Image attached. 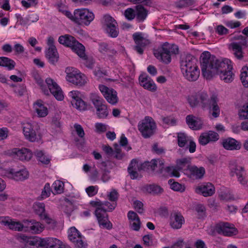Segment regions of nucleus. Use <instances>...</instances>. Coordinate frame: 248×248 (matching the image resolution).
Instances as JSON below:
<instances>
[{"label":"nucleus","instance_id":"39","mask_svg":"<svg viewBox=\"0 0 248 248\" xmlns=\"http://www.w3.org/2000/svg\"><path fill=\"white\" fill-rule=\"evenodd\" d=\"M96 109V114L99 119H106L107 118L109 111L106 104L103 105Z\"/></svg>","mask_w":248,"mask_h":248},{"label":"nucleus","instance_id":"3","mask_svg":"<svg viewBox=\"0 0 248 248\" xmlns=\"http://www.w3.org/2000/svg\"><path fill=\"white\" fill-rule=\"evenodd\" d=\"M90 204L96 208L94 214L96 216L99 226L108 230L112 228V223L108 220L107 212H111L116 207V202L110 203L108 201L104 202L100 201H92Z\"/></svg>","mask_w":248,"mask_h":248},{"label":"nucleus","instance_id":"51","mask_svg":"<svg viewBox=\"0 0 248 248\" xmlns=\"http://www.w3.org/2000/svg\"><path fill=\"white\" fill-rule=\"evenodd\" d=\"M240 78L243 85L245 87H248V67L244 66L242 69Z\"/></svg>","mask_w":248,"mask_h":248},{"label":"nucleus","instance_id":"54","mask_svg":"<svg viewBox=\"0 0 248 248\" xmlns=\"http://www.w3.org/2000/svg\"><path fill=\"white\" fill-rule=\"evenodd\" d=\"M125 17L129 21H131L136 18V11L132 8L126 9L124 12Z\"/></svg>","mask_w":248,"mask_h":248},{"label":"nucleus","instance_id":"62","mask_svg":"<svg viewBox=\"0 0 248 248\" xmlns=\"http://www.w3.org/2000/svg\"><path fill=\"white\" fill-rule=\"evenodd\" d=\"M195 210L199 214V218H201L203 217L205 214V208L202 204H198L195 207Z\"/></svg>","mask_w":248,"mask_h":248},{"label":"nucleus","instance_id":"21","mask_svg":"<svg viewBox=\"0 0 248 248\" xmlns=\"http://www.w3.org/2000/svg\"><path fill=\"white\" fill-rule=\"evenodd\" d=\"M196 192L201 194L204 197L211 196L215 192V188L213 185L210 183H205L197 186Z\"/></svg>","mask_w":248,"mask_h":248},{"label":"nucleus","instance_id":"32","mask_svg":"<svg viewBox=\"0 0 248 248\" xmlns=\"http://www.w3.org/2000/svg\"><path fill=\"white\" fill-rule=\"evenodd\" d=\"M23 239L26 240L27 246H35L36 247H44L45 239H41L37 237L27 238V236H23Z\"/></svg>","mask_w":248,"mask_h":248},{"label":"nucleus","instance_id":"58","mask_svg":"<svg viewBox=\"0 0 248 248\" xmlns=\"http://www.w3.org/2000/svg\"><path fill=\"white\" fill-rule=\"evenodd\" d=\"M95 132L98 133H104L107 130V125L105 124L97 123L95 124Z\"/></svg>","mask_w":248,"mask_h":248},{"label":"nucleus","instance_id":"41","mask_svg":"<svg viewBox=\"0 0 248 248\" xmlns=\"http://www.w3.org/2000/svg\"><path fill=\"white\" fill-rule=\"evenodd\" d=\"M231 46L235 57L239 60L242 59L244 57L242 46L236 42L232 43Z\"/></svg>","mask_w":248,"mask_h":248},{"label":"nucleus","instance_id":"14","mask_svg":"<svg viewBox=\"0 0 248 248\" xmlns=\"http://www.w3.org/2000/svg\"><path fill=\"white\" fill-rule=\"evenodd\" d=\"M68 238L78 248H86L87 245L83 241L82 235L75 227H71L69 230Z\"/></svg>","mask_w":248,"mask_h":248},{"label":"nucleus","instance_id":"55","mask_svg":"<svg viewBox=\"0 0 248 248\" xmlns=\"http://www.w3.org/2000/svg\"><path fill=\"white\" fill-rule=\"evenodd\" d=\"M226 225H229L228 222H219L215 227V231L219 234L223 235Z\"/></svg>","mask_w":248,"mask_h":248},{"label":"nucleus","instance_id":"2","mask_svg":"<svg viewBox=\"0 0 248 248\" xmlns=\"http://www.w3.org/2000/svg\"><path fill=\"white\" fill-rule=\"evenodd\" d=\"M187 100L191 108L200 107L203 109H208L214 118L220 114V108L218 105V98L215 94L210 95L204 91H199L189 95Z\"/></svg>","mask_w":248,"mask_h":248},{"label":"nucleus","instance_id":"7","mask_svg":"<svg viewBox=\"0 0 248 248\" xmlns=\"http://www.w3.org/2000/svg\"><path fill=\"white\" fill-rule=\"evenodd\" d=\"M138 128L142 136L145 139H148L155 133L156 124L151 117L145 116L139 122Z\"/></svg>","mask_w":248,"mask_h":248},{"label":"nucleus","instance_id":"36","mask_svg":"<svg viewBox=\"0 0 248 248\" xmlns=\"http://www.w3.org/2000/svg\"><path fill=\"white\" fill-rule=\"evenodd\" d=\"M90 99L95 108L106 104L104 100L95 93H91Z\"/></svg>","mask_w":248,"mask_h":248},{"label":"nucleus","instance_id":"6","mask_svg":"<svg viewBox=\"0 0 248 248\" xmlns=\"http://www.w3.org/2000/svg\"><path fill=\"white\" fill-rule=\"evenodd\" d=\"M58 41L61 44L71 47L78 56L86 60L87 56L85 53V47L72 36L68 34L60 36Z\"/></svg>","mask_w":248,"mask_h":248},{"label":"nucleus","instance_id":"40","mask_svg":"<svg viewBox=\"0 0 248 248\" xmlns=\"http://www.w3.org/2000/svg\"><path fill=\"white\" fill-rule=\"evenodd\" d=\"M64 183L60 180L55 181L52 184V187L53 190L52 192L53 194H60L64 191Z\"/></svg>","mask_w":248,"mask_h":248},{"label":"nucleus","instance_id":"56","mask_svg":"<svg viewBox=\"0 0 248 248\" xmlns=\"http://www.w3.org/2000/svg\"><path fill=\"white\" fill-rule=\"evenodd\" d=\"M52 190L49 183H46L42 191L41 197L42 199H45L48 197L50 195Z\"/></svg>","mask_w":248,"mask_h":248},{"label":"nucleus","instance_id":"11","mask_svg":"<svg viewBox=\"0 0 248 248\" xmlns=\"http://www.w3.org/2000/svg\"><path fill=\"white\" fill-rule=\"evenodd\" d=\"M141 169L143 170H150L153 171H156L157 173H163L164 161L163 160L157 159H152L151 161H145L140 165Z\"/></svg>","mask_w":248,"mask_h":248},{"label":"nucleus","instance_id":"27","mask_svg":"<svg viewBox=\"0 0 248 248\" xmlns=\"http://www.w3.org/2000/svg\"><path fill=\"white\" fill-rule=\"evenodd\" d=\"M223 147L228 150H239L241 148V143L232 138L224 140L222 141Z\"/></svg>","mask_w":248,"mask_h":248},{"label":"nucleus","instance_id":"30","mask_svg":"<svg viewBox=\"0 0 248 248\" xmlns=\"http://www.w3.org/2000/svg\"><path fill=\"white\" fill-rule=\"evenodd\" d=\"M142 170L136 159H132L128 168V172L132 179H137L139 177L138 171Z\"/></svg>","mask_w":248,"mask_h":248},{"label":"nucleus","instance_id":"53","mask_svg":"<svg viewBox=\"0 0 248 248\" xmlns=\"http://www.w3.org/2000/svg\"><path fill=\"white\" fill-rule=\"evenodd\" d=\"M237 233V229L233 227V225L229 223V225H226L223 235L232 236Z\"/></svg>","mask_w":248,"mask_h":248},{"label":"nucleus","instance_id":"25","mask_svg":"<svg viewBox=\"0 0 248 248\" xmlns=\"http://www.w3.org/2000/svg\"><path fill=\"white\" fill-rule=\"evenodd\" d=\"M13 153L15 154L17 158L21 161H29L32 157V153L31 151L25 148L21 149L15 148L13 151Z\"/></svg>","mask_w":248,"mask_h":248},{"label":"nucleus","instance_id":"13","mask_svg":"<svg viewBox=\"0 0 248 248\" xmlns=\"http://www.w3.org/2000/svg\"><path fill=\"white\" fill-rule=\"evenodd\" d=\"M35 125L30 123L23 124V132L26 139L31 142L37 141L40 140V135H37Z\"/></svg>","mask_w":248,"mask_h":248},{"label":"nucleus","instance_id":"57","mask_svg":"<svg viewBox=\"0 0 248 248\" xmlns=\"http://www.w3.org/2000/svg\"><path fill=\"white\" fill-rule=\"evenodd\" d=\"M40 217L42 219L44 220L47 224L50 225L49 228L53 229L56 226V222L53 219L49 218L46 213Z\"/></svg>","mask_w":248,"mask_h":248},{"label":"nucleus","instance_id":"38","mask_svg":"<svg viewBox=\"0 0 248 248\" xmlns=\"http://www.w3.org/2000/svg\"><path fill=\"white\" fill-rule=\"evenodd\" d=\"M16 62L12 59L5 57H0V66L5 67L9 70L13 69Z\"/></svg>","mask_w":248,"mask_h":248},{"label":"nucleus","instance_id":"47","mask_svg":"<svg viewBox=\"0 0 248 248\" xmlns=\"http://www.w3.org/2000/svg\"><path fill=\"white\" fill-rule=\"evenodd\" d=\"M169 184L170 185V188L176 191L183 192L185 190V186L178 182H175L173 179H170L168 181Z\"/></svg>","mask_w":248,"mask_h":248},{"label":"nucleus","instance_id":"48","mask_svg":"<svg viewBox=\"0 0 248 248\" xmlns=\"http://www.w3.org/2000/svg\"><path fill=\"white\" fill-rule=\"evenodd\" d=\"M231 175L232 176H236L237 178L242 175L245 174L246 171L242 166H235L231 169Z\"/></svg>","mask_w":248,"mask_h":248},{"label":"nucleus","instance_id":"9","mask_svg":"<svg viewBox=\"0 0 248 248\" xmlns=\"http://www.w3.org/2000/svg\"><path fill=\"white\" fill-rule=\"evenodd\" d=\"M75 18L76 23L88 26L94 19V15L87 9H78L75 11Z\"/></svg>","mask_w":248,"mask_h":248},{"label":"nucleus","instance_id":"44","mask_svg":"<svg viewBox=\"0 0 248 248\" xmlns=\"http://www.w3.org/2000/svg\"><path fill=\"white\" fill-rule=\"evenodd\" d=\"M16 17L17 19V22L20 25L24 26L28 25L30 22H36L39 19V18L37 16H36L34 19L31 20V16L27 17H23L19 14H16Z\"/></svg>","mask_w":248,"mask_h":248},{"label":"nucleus","instance_id":"49","mask_svg":"<svg viewBox=\"0 0 248 248\" xmlns=\"http://www.w3.org/2000/svg\"><path fill=\"white\" fill-rule=\"evenodd\" d=\"M178 144L180 147H184L189 141L188 136L184 133H179L177 136Z\"/></svg>","mask_w":248,"mask_h":248},{"label":"nucleus","instance_id":"26","mask_svg":"<svg viewBox=\"0 0 248 248\" xmlns=\"http://www.w3.org/2000/svg\"><path fill=\"white\" fill-rule=\"evenodd\" d=\"M0 221L3 223L5 225H7L11 230L17 231H24V220L22 223L19 222H16L12 220L9 218H0Z\"/></svg>","mask_w":248,"mask_h":248},{"label":"nucleus","instance_id":"59","mask_svg":"<svg viewBox=\"0 0 248 248\" xmlns=\"http://www.w3.org/2000/svg\"><path fill=\"white\" fill-rule=\"evenodd\" d=\"M119 196V194L115 189H112L108 194V198L109 201L113 202H116Z\"/></svg>","mask_w":248,"mask_h":248},{"label":"nucleus","instance_id":"12","mask_svg":"<svg viewBox=\"0 0 248 248\" xmlns=\"http://www.w3.org/2000/svg\"><path fill=\"white\" fill-rule=\"evenodd\" d=\"M99 89L108 103L112 105L118 103L119 99L117 93L113 89L108 88L104 85H99Z\"/></svg>","mask_w":248,"mask_h":248},{"label":"nucleus","instance_id":"1","mask_svg":"<svg viewBox=\"0 0 248 248\" xmlns=\"http://www.w3.org/2000/svg\"><path fill=\"white\" fill-rule=\"evenodd\" d=\"M200 62L202 75L206 79L218 75L226 83H230L233 80L234 75L232 71V66L230 60H220L206 51L201 54Z\"/></svg>","mask_w":248,"mask_h":248},{"label":"nucleus","instance_id":"46","mask_svg":"<svg viewBox=\"0 0 248 248\" xmlns=\"http://www.w3.org/2000/svg\"><path fill=\"white\" fill-rule=\"evenodd\" d=\"M33 208L35 212L40 217L44 215L45 213V205L43 202H36L34 203Z\"/></svg>","mask_w":248,"mask_h":248},{"label":"nucleus","instance_id":"15","mask_svg":"<svg viewBox=\"0 0 248 248\" xmlns=\"http://www.w3.org/2000/svg\"><path fill=\"white\" fill-rule=\"evenodd\" d=\"M46 83L47 85L49 91L57 100L59 101L63 100L64 96L62 91L53 79L49 78H46Z\"/></svg>","mask_w":248,"mask_h":248},{"label":"nucleus","instance_id":"50","mask_svg":"<svg viewBox=\"0 0 248 248\" xmlns=\"http://www.w3.org/2000/svg\"><path fill=\"white\" fill-rule=\"evenodd\" d=\"M71 103L73 106L75 105V107L79 110H85L87 108L86 104L81 98L78 100H71Z\"/></svg>","mask_w":248,"mask_h":248},{"label":"nucleus","instance_id":"5","mask_svg":"<svg viewBox=\"0 0 248 248\" xmlns=\"http://www.w3.org/2000/svg\"><path fill=\"white\" fill-rule=\"evenodd\" d=\"M179 51V47L177 45L165 43L155 50L154 54L158 60L165 64H169L171 61L172 56L178 54Z\"/></svg>","mask_w":248,"mask_h":248},{"label":"nucleus","instance_id":"16","mask_svg":"<svg viewBox=\"0 0 248 248\" xmlns=\"http://www.w3.org/2000/svg\"><path fill=\"white\" fill-rule=\"evenodd\" d=\"M24 232H29L32 233H39L44 228L43 224L34 219L24 220Z\"/></svg>","mask_w":248,"mask_h":248},{"label":"nucleus","instance_id":"33","mask_svg":"<svg viewBox=\"0 0 248 248\" xmlns=\"http://www.w3.org/2000/svg\"><path fill=\"white\" fill-rule=\"evenodd\" d=\"M34 108L39 117H44L47 115V108L44 106L41 100L37 101L34 104Z\"/></svg>","mask_w":248,"mask_h":248},{"label":"nucleus","instance_id":"45","mask_svg":"<svg viewBox=\"0 0 248 248\" xmlns=\"http://www.w3.org/2000/svg\"><path fill=\"white\" fill-rule=\"evenodd\" d=\"M194 2V0H179L174 2V5L178 9H183L193 5Z\"/></svg>","mask_w":248,"mask_h":248},{"label":"nucleus","instance_id":"52","mask_svg":"<svg viewBox=\"0 0 248 248\" xmlns=\"http://www.w3.org/2000/svg\"><path fill=\"white\" fill-rule=\"evenodd\" d=\"M108 35L112 38L117 37L119 33L118 25L114 26V27L109 28L105 30Z\"/></svg>","mask_w":248,"mask_h":248},{"label":"nucleus","instance_id":"10","mask_svg":"<svg viewBox=\"0 0 248 248\" xmlns=\"http://www.w3.org/2000/svg\"><path fill=\"white\" fill-rule=\"evenodd\" d=\"M132 36L136 44L135 50L139 54H142L145 47L150 44V41L142 32L134 33Z\"/></svg>","mask_w":248,"mask_h":248},{"label":"nucleus","instance_id":"20","mask_svg":"<svg viewBox=\"0 0 248 248\" xmlns=\"http://www.w3.org/2000/svg\"><path fill=\"white\" fill-rule=\"evenodd\" d=\"M127 218L130 229L135 231H139L141 223L137 214L133 211H129L127 213Z\"/></svg>","mask_w":248,"mask_h":248},{"label":"nucleus","instance_id":"23","mask_svg":"<svg viewBox=\"0 0 248 248\" xmlns=\"http://www.w3.org/2000/svg\"><path fill=\"white\" fill-rule=\"evenodd\" d=\"M186 120L189 127L192 130H199L202 127L203 123L201 119L193 115H188L186 116Z\"/></svg>","mask_w":248,"mask_h":248},{"label":"nucleus","instance_id":"19","mask_svg":"<svg viewBox=\"0 0 248 248\" xmlns=\"http://www.w3.org/2000/svg\"><path fill=\"white\" fill-rule=\"evenodd\" d=\"M185 222V218L180 212L175 211L171 213L170 217V225L173 229H181Z\"/></svg>","mask_w":248,"mask_h":248},{"label":"nucleus","instance_id":"37","mask_svg":"<svg viewBox=\"0 0 248 248\" xmlns=\"http://www.w3.org/2000/svg\"><path fill=\"white\" fill-rule=\"evenodd\" d=\"M145 189L147 192L154 195L160 194L164 191L163 188L155 184L146 186Z\"/></svg>","mask_w":248,"mask_h":248},{"label":"nucleus","instance_id":"8","mask_svg":"<svg viewBox=\"0 0 248 248\" xmlns=\"http://www.w3.org/2000/svg\"><path fill=\"white\" fill-rule=\"evenodd\" d=\"M65 72L66 80L75 85L81 87L87 82V78L85 75L75 68H67Z\"/></svg>","mask_w":248,"mask_h":248},{"label":"nucleus","instance_id":"28","mask_svg":"<svg viewBox=\"0 0 248 248\" xmlns=\"http://www.w3.org/2000/svg\"><path fill=\"white\" fill-rule=\"evenodd\" d=\"M136 11V19L138 22H143L147 18L149 11L142 4H138L135 6Z\"/></svg>","mask_w":248,"mask_h":248},{"label":"nucleus","instance_id":"42","mask_svg":"<svg viewBox=\"0 0 248 248\" xmlns=\"http://www.w3.org/2000/svg\"><path fill=\"white\" fill-rule=\"evenodd\" d=\"M179 170L177 166L175 167H167L165 168L164 167L163 172H165L166 175L170 177H179L180 176Z\"/></svg>","mask_w":248,"mask_h":248},{"label":"nucleus","instance_id":"22","mask_svg":"<svg viewBox=\"0 0 248 248\" xmlns=\"http://www.w3.org/2000/svg\"><path fill=\"white\" fill-rule=\"evenodd\" d=\"M139 82L140 85L145 89L155 92L156 90V86L154 82L151 80L149 77L145 74L140 76Z\"/></svg>","mask_w":248,"mask_h":248},{"label":"nucleus","instance_id":"31","mask_svg":"<svg viewBox=\"0 0 248 248\" xmlns=\"http://www.w3.org/2000/svg\"><path fill=\"white\" fill-rule=\"evenodd\" d=\"M46 57L50 63L55 64L59 59L56 48H48L46 51Z\"/></svg>","mask_w":248,"mask_h":248},{"label":"nucleus","instance_id":"64","mask_svg":"<svg viewBox=\"0 0 248 248\" xmlns=\"http://www.w3.org/2000/svg\"><path fill=\"white\" fill-rule=\"evenodd\" d=\"M239 113L241 117L248 119V104L243 106Z\"/></svg>","mask_w":248,"mask_h":248},{"label":"nucleus","instance_id":"24","mask_svg":"<svg viewBox=\"0 0 248 248\" xmlns=\"http://www.w3.org/2000/svg\"><path fill=\"white\" fill-rule=\"evenodd\" d=\"M188 176L193 179H201L205 173V169L203 167L198 168L196 166L188 167L187 172H186Z\"/></svg>","mask_w":248,"mask_h":248},{"label":"nucleus","instance_id":"63","mask_svg":"<svg viewBox=\"0 0 248 248\" xmlns=\"http://www.w3.org/2000/svg\"><path fill=\"white\" fill-rule=\"evenodd\" d=\"M74 128L78 137L81 138H83L85 135V133L81 125L76 124L74 125Z\"/></svg>","mask_w":248,"mask_h":248},{"label":"nucleus","instance_id":"35","mask_svg":"<svg viewBox=\"0 0 248 248\" xmlns=\"http://www.w3.org/2000/svg\"><path fill=\"white\" fill-rule=\"evenodd\" d=\"M176 166L179 170H183L187 172L188 167L191 166L190 165V159L189 158H183L178 159L176 161Z\"/></svg>","mask_w":248,"mask_h":248},{"label":"nucleus","instance_id":"60","mask_svg":"<svg viewBox=\"0 0 248 248\" xmlns=\"http://www.w3.org/2000/svg\"><path fill=\"white\" fill-rule=\"evenodd\" d=\"M98 191L97 186H89L86 188V192L89 197H93L96 195Z\"/></svg>","mask_w":248,"mask_h":248},{"label":"nucleus","instance_id":"61","mask_svg":"<svg viewBox=\"0 0 248 248\" xmlns=\"http://www.w3.org/2000/svg\"><path fill=\"white\" fill-rule=\"evenodd\" d=\"M135 210L139 213L142 214L144 211L143 204L140 201H136L134 202Z\"/></svg>","mask_w":248,"mask_h":248},{"label":"nucleus","instance_id":"17","mask_svg":"<svg viewBox=\"0 0 248 248\" xmlns=\"http://www.w3.org/2000/svg\"><path fill=\"white\" fill-rule=\"evenodd\" d=\"M219 139L218 133L210 130L201 134L199 138V142L201 145L205 146L210 142L217 141Z\"/></svg>","mask_w":248,"mask_h":248},{"label":"nucleus","instance_id":"34","mask_svg":"<svg viewBox=\"0 0 248 248\" xmlns=\"http://www.w3.org/2000/svg\"><path fill=\"white\" fill-rule=\"evenodd\" d=\"M103 24L105 30L109 28L114 27V26L118 25L116 20L109 15L104 16L103 18Z\"/></svg>","mask_w":248,"mask_h":248},{"label":"nucleus","instance_id":"18","mask_svg":"<svg viewBox=\"0 0 248 248\" xmlns=\"http://www.w3.org/2000/svg\"><path fill=\"white\" fill-rule=\"evenodd\" d=\"M7 177L16 181H24L29 177V172L25 169L16 170L14 169H10L7 172Z\"/></svg>","mask_w":248,"mask_h":248},{"label":"nucleus","instance_id":"29","mask_svg":"<svg viewBox=\"0 0 248 248\" xmlns=\"http://www.w3.org/2000/svg\"><path fill=\"white\" fill-rule=\"evenodd\" d=\"M44 247L45 248H67L60 240L53 237L45 239Z\"/></svg>","mask_w":248,"mask_h":248},{"label":"nucleus","instance_id":"43","mask_svg":"<svg viewBox=\"0 0 248 248\" xmlns=\"http://www.w3.org/2000/svg\"><path fill=\"white\" fill-rule=\"evenodd\" d=\"M35 155L37 160L43 164H48L51 160V158L46 155L42 151H36Z\"/></svg>","mask_w":248,"mask_h":248},{"label":"nucleus","instance_id":"4","mask_svg":"<svg viewBox=\"0 0 248 248\" xmlns=\"http://www.w3.org/2000/svg\"><path fill=\"white\" fill-rule=\"evenodd\" d=\"M195 58L191 55L182 58L180 66L182 74L189 81L197 80L200 76V70L196 64Z\"/></svg>","mask_w":248,"mask_h":248}]
</instances>
